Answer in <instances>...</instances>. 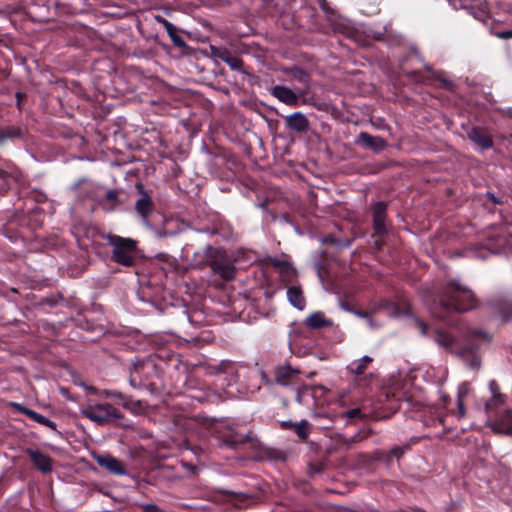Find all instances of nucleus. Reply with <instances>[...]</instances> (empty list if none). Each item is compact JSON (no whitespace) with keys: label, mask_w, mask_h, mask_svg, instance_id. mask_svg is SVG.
Instances as JSON below:
<instances>
[{"label":"nucleus","mask_w":512,"mask_h":512,"mask_svg":"<svg viewBox=\"0 0 512 512\" xmlns=\"http://www.w3.org/2000/svg\"><path fill=\"white\" fill-rule=\"evenodd\" d=\"M272 264L277 267L283 277H290L294 275V269L285 261L279 259H273Z\"/></svg>","instance_id":"nucleus-24"},{"label":"nucleus","mask_w":512,"mask_h":512,"mask_svg":"<svg viewBox=\"0 0 512 512\" xmlns=\"http://www.w3.org/2000/svg\"><path fill=\"white\" fill-rule=\"evenodd\" d=\"M356 143L358 145H362L364 147L370 148L373 151L382 150L386 146V142L381 137H374L366 132H361L357 139Z\"/></svg>","instance_id":"nucleus-13"},{"label":"nucleus","mask_w":512,"mask_h":512,"mask_svg":"<svg viewBox=\"0 0 512 512\" xmlns=\"http://www.w3.org/2000/svg\"><path fill=\"white\" fill-rule=\"evenodd\" d=\"M372 361L370 356L365 355L361 359L351 362L348 365V370L357 376L362 375Z\"/></svg>","instance_id":"nucleus-19"},{"label":"nucleus","mask_w":512,"mask_h":512,"mask_svg":"<svg viewBox=\"0 0 512 512\" xmlns=\"http://www.w3.org/2000/svg\"><path fill=\"white\" fill-rule=\"evenodd\" d=\"M139 198L135 203V210L141 216L143 223H148V216L154 210V204L150 195L143 190L142 185L137 184Z\"/></svg>","instance_id":"nucleus-6"},{"label":"nucleus","mask_w":512,"mask_h":512,"mask_svg":"<svg viewBox=\"0 0 512 512\" xmlns=\"http://www.w3.org/2000/svg\"><path fill=\"white\" fill-rule=\"evenodd\" d=\"M75 384L80 385V386H83V387H85L87 390H90V391H91V392H93V393L96 391V390H95V388H94L93 386H89V387H88V386H86V385H85L82 381H80V380H79V381L75 380Z\"/></svg>","instance_id":"nucleus-44"},{"label":"nucleus","mask_w":512,"mask_h":512,"mask_svg":"<svg viewBox=\"0 0 512 512\" xmlns=\"http://www.w3.org/2000/svg\"><path fill=\"white\" fill-rule=\"evenodd\" d=\"M118 192L115 190L109 191L106 197L101 202V207L105 211H113L119 205Z\"/></svg>","instance_id":"nucleus-21"},{"label":"nucleus","mask_w":512,"mask_h":512,"mask_svg":"<svg viewBox=\"0 0 512 512\" xmlns=\"http://www.w3.org/2000/svg\"><path fill=\"white\" fill-rule=\"evenodd\" d=\"M472 393L471 386L468 382H463L458 386L457 390V411H448L449 414L455 415L458 419L466 416L464 402L466 398Z\"/></svg>","instance_id":"nucleus-10"},{"label":"nucleus","mask_w":512,"mask_h":512,"mask_svg":"<svg viewBox=\"0 0 512 512\" xmlns=\"http://www.w3.org/2000/svg\"><path fill=\"white\" fill-rule=\"evenodd\" d=\"M85 181H86V179H84V178H83V179L78 180V181H77V182L72 186V189H73V190H77V189L80 187V185H81L82 183H84Z\"/></svg>","instance_id":"nucleus-45"},{"label":"nucleus","mask_w":512,"mask_h":512,"mask_svg":"<svg viewBox=\"0 0 512 512\" xmlns=\"http://www.w3.org/2000/svg\"><path fill=\"white\" fill-rule=\"evenodd\" d=\"M14 407L19 411L21 412L22 414L26 415L28 418H30L32 420V417L33 415L35 414L36 411L30 409V408H27L21 404H18V403H14L13 404Z\"/></svg>","instance_id":"nucleus-31"},{"label":"nucleus","mask_w":512,"mask_h":512,"mask_svg":"<svg viewBox=\"0 0 512 512\" xmlns=\"http://www.w3.org/2000/svg\"><path fill=\"white\" fill-rule=\"evenodd\" d=\"M193 261L196 266L208 263L212 271L226 281L234 278V266L230 259L221 251H212L210 246H206L202 252L194 253Z\"/></svg>","instance_id":"nucleus-3"},{"label":"nucleus","mask_w":512,"mask_h":512,"mask_svg":"<svg viewBox=\"0 0 512 512\" xmlns=\"http://www.w3.org/2000/svg\"><path fill=\"white\" fill-rule=\"evenodd\" d=\"M476 305L477 299L471 289L459 280H451L444 287L438 304L431 312L435 317L443 319L450 312L468 311Z\"/></svg>","instance_id":"nucleus-2"},{"label":"nucleus","mask_w":512,"mask_h":512,"mask_svg":"<svg viewBox=\"0 0 512 512\" xmlns=\"http://www.w3.org/2000/svg\"><path fill=\"white\" fill-rule=\"evenodd\" d=\"M81 413L84 417L88 418L92 422L96 423V409L93 407H89L81 410Z\"/></svg>","instance_id":"nucleus-32"},{"label":"nucleus","mask_w":512,"mask_h":512,"mask_svg":"<svg viewBox=\"0 0 512 512\" xmlns=\"http://www.w3.org/2000/svg\"><path fill=\"white\" fill-rule=\"evenodd\" d=\"M251 440V437L249 435H246L245 437L243 436H224L223 437V441L226 445L232 447V448H236L238 445L240 444H243L247 441H250Z\"/></svg>","instance_id":"nucleus-25"},{"label":"nucleus","mask_w":512,"mask_h":512,"mask_svg":"<svg viewBox=\"0 0 512 512\" xmlns=\"http://www.w3.org/2000/svg\"><path fill=\"white\" fill-rule=\"evenodd\" d=\"M307 421L305 420H302L300 423L298 424H290L291 426H293L294 428V431L295 433L301 438V439H305L307 437V432H306V426H307Z\"/></svg>","instance_id":"nucleus-27"},{"label":"nucleus","mask_w":512,"mask_h":512,"mask_svg":"<svg viewBox=\"0 0 512 512\" xmlns=\"http://www.w3.org/2000/svg\"><path fill=\"white\" fill-rule=\"evenodd\" d=\"M286 125L296 132H305L309 128V121L302 112H295L286 117Z\"/></svg>","instance_id":"nucleus-14"},{"label":"nucleus","mask_w":512,"mask_h":512,"mask_svg":"<svg viewBox=\"0 0 512 512\" xmlns=\"http://www.w3.org/2000/svg\"><path fill=\"white\" fill-rule=\"evenodd\" d=\"M27 454L31 460V462L36 466V468L42 473H48L52 470V460L51 458L43 453L42 451L36 449H28Z\"/></svg>","instance_id":"nucleus-9"},{"label":"nucleus","mask_w":512,"mask_h":512,"mask_svg":"<svg viewBox=\"0 0 512 512\" xmlns=\"http://www.w3.org/2000/svg\"><path fill=\"white\" fill-rule=\"evenodd\" d=\"M163 26H164L167 34L169 35V37L172 39V41L174 43H178L179 37L176 34V30H177L176 27L168 20L166 22H163Z\"/></svg>","instance_id":"nucleus-28"},{"label":"nucleus","mask_w":512,"mask_h":512,"mask_svg":"<svg viewBox=\"0 0 512 512\" xmlns=\"http://www.w3.org/2000/svg\"><path fill=\"white\" fill-rule=\"evenodd\" d=\"M118 417L117 410L109 404H98V423Z\"/></svg>","instance_id":"nucleus-20"},{"label":"nucleus","mask_w":512,"mask_h":512,"mask_svg":"<svg viewBox=\"0 0 512 512\" xmlns=\"http://www.w3.org/2000/svg\"><path fill=\"white\" fill-rule=\"evenodd\" d=\"M495 433H503L512 436V410H506L504 415L491 424Z\"/></svg>","instance_id":"nucleus-15"},{"label":"nucleus","mask_w":512,"mask_h":512,"mask_svg":"<svg viewBox=\"0 0 512 512\" xmlns=\"http://www.w3.org/2000/svg\"><path fill=\"white\" fill-rule=\"evenodd\" d=\"M405 312H408L406 309H401L397 304L390 301H381L378 304H375L371 307L368 312L355 311V314L358 317L364 318L367 320L368 325L371 328L377 327L374 324L372 317L378 313H383L389 317H400Z\"/></svg>","instance_id":"nucleus-5"},{"label":"nucleus","mask_w":512,"mask_h":512,"mask_svg":"<svg viewBox=\"0 0 512 512\" xmlns=\"http://www.w3.org/2000/svg\"><path fill=\"white\" fill-rule=\"evenodd\" d=\"M287 298L292 306L302 310L305 306V301L302 295V290L297 286H291L287 290Z\"/></svg>","instance_id":"nucleus-18"},{"label":"nucleus","mask_w":512,"mask_h":512,"mask_svg":"<svg viewBox=\"0 0 512 512\" xmlns=\"http://www.w3.org/2000/svg\"><path fill=\"white\" fill-rule=\"evenodd\" d=\"M98 465L105 467L109 472L117 475H124L125 469L121 462L111 456H98Z\"/></svg>","instance_id":"nucleus-16"},{"label":"nucleus","mask_w":512,"mask_h":512,"mask_svg":"<svg viewBox=\"0 0 512 512\" xmlns=\"http://www.w3.org/2000/svg\"><path fill=\"white\" fill-rule=\"evenodd\" d=\"M299 374L300 371L298 369L289 365L280 366L275 371V381L280 385L287 386L290 385Z\"/></svg>","instance_id":"nucleus-12"},{"label":"nucleus","mask_w":512,"mask_h":512,"mask_svg":"<svg viewBox=\"0 0 512 512\" xmlns=\"http://www.w3.org/2000/svg\"><path fill=\"white\" fill-rule=\"evenodd\" d=\"M113 247L112 257L114 261L123 266H133L136 261L137 246L131 238H123L117 235H103Z\"/></svg>","instance_id":"nucleus-4"},{"label":"nucleus","mask_w":512,"mask_h":512,"mask_svg":"<svg viewBox=\"0 0 512 512\" xmlns=\"http://www.w3.org/2000/svg\"><path fill=\"white\" fill-rule=\"evenodd\" d=\"M158 257H159L160 259H166V258H167V255H165V254H160Z\"/></svg>","instance_id":"nucleus-48"},{"label":"nucleus","mask_w":512,"mask_h":512,"mask_svg":"<svg viewBox=\"0 0 512 512\" xmlns=\"http://www.w3.org/2000/svg\"><path fill=\"white\" fill-rule=\"evenodd\" d=\"M467 137L482 150L493 146V141L485 129L473 127L467 131Z\"/></svg>","instance_id":"nucleus-7"},{"label":"nucleus","mask_w":512,"mask_h":512,"mask_svg":"<svg viewBox=\"0 0 512 512\" xmlns=\"http://www.w3.org/2000/svg\"><path fill=\"white\" fill-rule=\"evenodd\" d=\"M5 139L17 138L21 136V130L18 127H7L2 130Z\"/></svg>","instance_id":"nucleus-29"},{"label":"nucleus","mask_w":512,"mask_h":512,"mask_svg":"<svg viewBox=\"0 0 512 512\" xmlns=\"http://www.w3.org/2000/svg\"><path fill=\"white\" fill-rule=\"evenodd\" d=\"M499 317L503 320H512V301L505 300L498 304L496 308Z\"/></svg>","instance_id":"nucleus-22"},{"label":"nucleus","mask_w":512,"mask_h":512,"mask_svg":"<svg viewBox=\"0 0 512 512\" xmlns=\"http://www.w3.org/2000/svg\"><path fill=\"white\" fill-rule=\"evenodd\" d=\"M140 366L134 365V369L131 372V381H136L137 375L139 374Z\"/></svg>","instance_id":"nucleus-42"},{"label":"nucleus","mask_w":512,"mask_h":512,"mask_svg":"<svg viewBox=\"0 0 512 512\" xmlns=\"http://www.w3.org/2000/svg\"><path fill=\"white\" fill-rule=\"evenodd\" d=\"M489 390L491 392V395L492 396H495V395H503L501 392H500V388H499V385L497 384V382L495 380H491L489 382Z\"/></svg>","instance_id":"nucleus-36"},{"label":"nucleus","mask_w":512,"mask_h":512,"mask_svg":"<svg viewBox=\"0 0 512 512\" xmlns=\"http://www.w3.org/2000/svg\"><path fill=\"white\" fill-rule=\"evenodd\" d=\"M5 141H6L5 136L1 130L0 131V145H2Z\"/></svg>","instance_id":"nucleus-47"},{"label":"nucleus","mask_w":512,"mask_h":512,"mask_svg":"<svg viewBox=\"0 0 512 512\" xmlns=\"http://www.w3.org/2000/svg\"><path fill=\"white\" fill-rule=\"evenodd\" d=\"M436 344L451 352H456L464 361L467 367L477 370L480 367L481 359L477 352L478 345L476 341L482 343L489 342L491 336L477 328H467L464 332V339L467 342L465 346H460L458 340L450 333L443 330H435L433 333Z\"/></svg>","instance_id":"nucleus-1"},{"label":"nucleus","mask_w":512,"mask_h":512,"mask_svg":"<svg viewBox=\"0 0 512 512\" xmlns=\"http://www.w3.org/2000/svg\"><path fill=\"white\" fill-rule=\"evenodd\" d=\"M414 323H415V326L419 329V331H420V333L422 335H426L427 334V329L428 328H427V325L424 322H422L419 319H415Z\"/></svg>","instance_id":"nucleus-37"},{"label":"nucleus","mask_w":512,"mask_h":512,"mask_svg":"<svg viewBox=\"0 0 512 512\" xmlns=\"http://www.w3.org/2000/svg\"><path fill=\"white\" fill-rule=\"evenodd\" d=\"M498 36L503 39L512 38V29L503 31V32L499 33Z\"/></svg>","instance_id":"nucleus-40"},{"label":"nucleus","mask_w":512,"mask_h":512,"mask_svg":"<svg viewBox=\"0 0 512 512\" xmlns=\"http://www.w3.org/2000/svg\"><path fill=\"white\" fill-rule=\"evenodd\" d=\"M307 390L306 387H304L303 389H300V388H297L296 390V401L300 404L303 403V395H304V392Z\"/></svg>","instance_id":"nucleus-38"},{"label":"nucleus","mask_w":512,"mask_h":512,"mask_svg":"<svg viewBox=\"0 0 512 512\" xmlns=\"http://www.w3.org/2000/svg\"><path fill=\"white\" fill-rule=\"evenodd\" d=\"M345 417H347V419H349V420H352V419H355V418H361L362 417V413H361V410L359 408H354V409H351V410L347 411L345 413Z\"/></svg>","instance_id":"nucleus-34"},{"label":"nucleus","mask_w":512,"mask_h":512,"mask_svg":"<svg viewBox=\"0 0 512 512\" xmlns=\"http://www.w3.org/2000/svg\"><path fill=\"white\" fill-rule=\"evenodd\" d=\"M506 403V396L505 395H495L491 396V399H489L485 403V411L487 413H491L493 410H495L499 406H503Z\"/></svg>","instance_id":"nucleus-23"},{"label":"nucleus","mask_w":512,"mask_h":512,"mask_svg":"<svg viewBox=\"0 0 512 512\" xmlns=\"http://www.w3.org/2000/svg\"><path fill=\"white\" fill-rule=\"evenodd\" d=\"M220 367L223 372H228L229 369L233 368V365L229 361H227V362H222L220 364Z\"/></svg>","instance_id":"nucleus-41"},{"label":"nucleus","mask_w":512,"mask_h":512,"mask_svg":"<svg viewBox=\"0 0 512 512\" xmlns=\"http://www.w3.org/2000/svg\"><path fill=\"white\" fill-rule=\"evenodd\" d=\"M225 63L228 64L233 70H238L242 66L241 60L238 57L232 55L225 59Z\"/></svg>","instance_id":"nucleus-30"},{"label":"nucleus","mask_w":512,"mask_h":512,"mask_svg":"<svg viewBox=\"0 0 512 512\" xmlns=\"http://www.w3.org/2000/svg\"><path fill=\"white\" fill-rule=\"evenodd\" d=\"M305 324L309 328L320 329L326 326H331L332 321L327 319L322 312H315L306 318Z\"/></svg>","instance_id":"nucleus-17"},{"label":"nucleus","mask_w":512,"mask_h":512,"mask_svg":"<svg viewBox=\"0 0 512 512\" xmlns=\"http://www.w3.org/2000/svg\"><path fill=\"white\" fill-rule=\"evenodd\" d=\"M404 452V447H395L391 450V455L395 457H399Z\"/></svg>","instance_id":"nucleus-39"},{"label":"nucleus","mask_w":512,"mask_h":512,"mask_svg":"<svg viewBox=\"0 0 512 512\" xmlns=\"http://www.w3.org/2000/svg\"><path fill=\"white\" fill-rule=\"evenodd\" d=\"M213 55L225 62V59L231 56L229 51L212 48Z\"/></svg>","instance_id":"nucleus-33"},{"label":"nucleus","mask_w":512,"mask_h":512,"mask_svg":"<svg viewBox=\"0 0 512 512\" xmlns=\"http://www.w3.org/2000/svg\"><path fill=\"white\" fill-rule=\"evenodd\" d=\"M450 401H451V400H450V397H449V396H447V395H443V396L441 397V403H442L443 408L447 409L448 404L450 403Z\"/></svg>","instance_id":"nucleus-43"},{"label":"nucleus","mask_w":512,"mask_h":512,"mask_svg":"<svg viewBox=\"0 0 512 512\" xmlns=\"http://www.w3.org/2000/svg\"><path fill=\"white\" fill-rule=\"evenodd\" d=\"M91 234V242L90 244H87L85 243L84 241L80 244L82 245L85 249H88L89 246H91L92 248L94 247L95 245V240H94V235L96 234V230L94 228H91V229H88L87 231V237L89 238V235Z\"/></svg>","instance_id":"nucleus-35"},{"label":"nucleus","mask_w":512,"mask_h":512,"mask_svg":"<svg viewBox=\"0 0 512 512\" xmlns=\"http://www.w3.org/2000/svg\"><path fill=\"white\" fill-rule=\"evenodd\" d=\"M373 212V223L374 230L377 234L381 235L386 232L385 216H386V204L378 202L372 207Z\"/></svg>","instance_id":"nucleus-11"},{"label":"nucleus","mask_w":512,"mask_h":512,"mask_svg":"<svg viewBox=\"0 0 512 512\" xmlns=\"http://www.w3.org/2000/svg\"><path fill=\"white\" fill-rule=\"evenodd\" d=\"M155 20H156L158 23L162 24V25H163V22H166V21H167L165 18H163L162 16H159V15L155 16Z\"/></svg>","instance_id":"nucleus-46"},{"label":"nucleus","mask_w":512,"mask_h":512,"mask_svg":"<svg viewBox=\"0 0 512 512\" xmlns=\"http://www.w3.org/2000/svg\"><path fill=\"white\" fill-rule=\"evenodd\" d=\"M32 420L52 430H56V424L38 412H35V414L32 417Z\"/></svg>","instance_id":"nucleus-26"},{"label":"nucleus","mask_w":512,"mask_h":512,"mask_svg":"<svg viewBox=\"0 0 512 512\" xmlns=\"http://www.w3.org/2000/svg\"><path fill=\"white\" fill-rule=\"evenodd\" d=\"M271 95L277 98L280 102L289 105L297 106L299 97L290 88L282 85H276L271 89Z\"/></svg>","instance_id":"nucleus-8"}]
</instances>
